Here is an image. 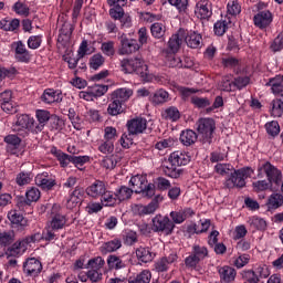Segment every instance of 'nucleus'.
<instances>
[{
	"label": "nucleus",
	"mask_w": 283,
	"mask_h": 283,
	"mask_svg": "<svg viewBox=\"0 0 283 283\" xmlns=\"http://www.w3.org/2000/svg\"><path fill=\"white\" fill-rule=\"evenodd\" d=\"M101 50L103 54H105V56H114V54H116L114 41L103 42L101 45Z\"/></svg>",
	"instance_id": "obj_57"
},
{
	"label": "nucleus",
	"mask_w": 283,
	"mask_h": 283,
	"mask_svg": "<svg viewBox=\"0 0 283 283\" xmlns=\"http://www.w3.org/2000/svg\"><path fill=\"white\" fill-rule=\"evenodd\" d=\"M135 253L137 260H139V262H144L145 264H147V262H153L154 258H156V253L151 251V248L139 247Z\"/></svg>",
	"instance_id": "obj_24"
},
{
	"label": "nucleus",
	"mask_w": 283,
	"mask_h": 283,
	"mask_svg": "<svg viewBox=\"0 0 283 283\" xmlns=\"http://www.w3.org/2000/svg\"><path fill=\"white\" fill-rule=\"evenodd\" d=\"M129 136H138L147 132V119L144 117H135L126 123Z\"/></svg>",
	"instance_id": "obj_10"
},
{
	"label": "nucleus",
	"mask_w": 283,
	"mask_h": 283,
	"mask_svg": "<svg viewBox=\"0 0 283 283\" xmlns=\"http://www.w3.org/2000/svg\"><path fill=\"white\" fill-rule=\"evenodd\" d=\"M265 130L269 136L275 138L280 134V123L277 120L268 122L265 124Z\"/></svg>",
	"instance_id": "obj_52"
},
{
	"label": "nucleus",
	"mask_w": 283,
	"mask_h": 283,
	"mask_svg": "<svg viewBox=\"0 0 283 283\" xmlns=\"http://www.w3.org/2000/svg\"><path fill=\"white\" fill-rule=\"evenodd\" d=\"M249 262H251V255L241 254L233 259L232 264L235 266V269H244Z\"/></svg>",
	"instance_id": "obj_51"
},
{
	"label": "nucleus",
	"mask_w": 283,
	"mask_h": 283,
	"mask_svg": "<svg viewBox=\"0 0 283 283\" xmlns=\"http://www.w3.org/2000/svg\"><path fill=\"white\" fill-rule=\"evenodd\" d=\"M271 181H268L266 179L256 180L252 182V189L256 193H260V191H268V189H271Z\"/></svg>",
	"instance_id": "obj_49"
},
{
	"label": "nucleus",
	"mask_w": 283,
	"mask_h": 283,
	"mask_svg": "<svg viewBox=\"0 0 283 283\" xmlns=\"http://www.w3.org/2000/svg\"><path fill=\"white\" fill-rule=\"evenodd\" d=\"M4 143L8 145V151L15 154L14 149H19L21 145V138H19L17 135H8L4 137Z\"/></svg>",
	"instance_id": "obj_35"
},
{
	"label": "nucleus",
	"mask_w": 283,
	"mask_h": 283,
	"mask_svg": "<svg viewBox=\"0 0 283 283\" xmlns=\"http://www.w3.org/2000/svg\"><path fill=\"white\" fill-rule=\"evenodd\" d=\"M14 242V232L8 231L0 233V244L1 247H9Z\"/></svg>",
	"instance_id": "obj_59"
},
{
	"label": "nucleus",
	"mask_w": 283,
	"mask_h": 283,
	"mask_svg": "<svg viewBox=\"0 0 283 283\" xmlns=\"http://www.w3.org/2000/svg\"><path fill=\"white\" fill-rule=\"evenodd\" d=\"M35 116L38 118V123H40L42 127H45V123H48V120L50 122V119L52 118L50 112L46 109H38L35 112Z\"/></svg>",
	"instance_id": "obj_60"
},
{
	"label": "nucleus",
	"mask_w": 283,
	"mask_h": 283,
	"mask_svg": "<svg viewBox=\"0 0 283 283\" xmlns=\"http://www.w3.org/2000/svg\"><path fill=\"white\" fill-rule=\"evenodd\" d=\"M63 127H65V120L56 115H52L49 120V129L51 132H61Z\"/></svg>",
	"instance_id": "obj_39"
},
{
	"label": "nucleus",
	"mask_w": 283,
	"mask_h": 283,
	"mask_svg": "<svg viewBox=\"0 0 283 283\" xmlns=\"http://www.w3.org/2000/svg\"><path fill=\"white\" fill-rule=\"evenodd\" d=\"M227 12L231 17H238V14L242 12V7L240 6V2H238V0H230L227 4Z\"/></svg>",
	"instance_id": "obj_47"
},
{
	"label": "nucleus",
	"mask_w": 283,
	"mask_h": 283,
	"mask_svg": "<svg viewBox=\"0 0 283 283\" xmlns=\"http://www.w3.org/2000/svg\"><path fill=\"white\" fill-rule=\"evenodd\" d=\"M50 153L59 160L61 167H67L72 163V156L59 150L56 147H52Z\"/></svg>",
	"instance_id": "obj_31"
},
{
	"label": "nucleus",
	"mask_w": 283,
	"mask_h": 283,
	"mask_svg": "<svg viewBox=\"0 0 283 283\" xmlns=\"http://www.w3.org/2000/svg\"><path fill=\"white\" fill-rule=\"evenodd\" d=\"M264 174L268 181L272 185H280V182H282V170L277 169V167L269 161L259 166L256 178H264Z\"/></svg>",
	"instance_id": "obj_5"
},
{
	"label": "nucleus",
	"mask_w": 283,
	"mask_h": 283,
	"mask_svg": "<svg viewBox=\"0 0 283 283\" xmlns=\"http://www.w3.org/2000/svg\"><path fill=\"white\" fill-rule=\"evenodd\" d=\"M196 140H198V134H196V132H193L191 129H186V130L181 132L180 142L186 147L193 145V143H196Z\"/></svg>",
	"instance_id": "obj_33"
},
{
	"label": "nucleus",
	"mask_w": 283,
	"mask_h": 283,
	"mask_svg": "<svg viewBox=\"0 0 283 283\" xmlns=\"http://www.w3.org/2000/svg\"><path fill=\"white\" fill-rule=\"evenodd\" d=\"M153 103L155 105H163V103H168L170 101L169 93L163 88L155 92V94L151 97Z\"/></svg>",
	"instance_id": "obj_40"
},
{
	"label": "nucleus",
	"mask_w": 283,
	"mask_h": 283,
	"mask_svg": "<svg viewBox=\"0 0 283 283\" xmlns=\"http://www.w3.org/2000/svg\"><path fill=\"white\" fill-rule=\"evenodd\" d=\"M254 170L251 167H243L240 169H233L230 176L226 179L224 186L227 189H242V187H247V178H251L253 176Z\"/></svg>",
	"instance_id": "obj_3"
},
{
	"label": "nucleus",
	"mask_w": 283,
	"mask_h": 283,
	"mask_svg": "<svg viewBox=\"0 0 283 283\" xmlns=\"http://www.w3.org/2000/svg\"><path fill=\"white\" fill-rule=\"evenodd\" d=\"M73 32L74 25H72L70 22H65L60 30L57 41H70Z\"/></svg>",
	"instance_id": "obj_36"
},
{
	"label": "nucleus",
	"mask_w": 283,
	"mask_h": 283,
	"mask_svg": "<svg viewBox=\"0 0 283 283\" xmlns=\"http://www.w3.org/2000/svg\"><path fill=\"white\" fill-rule=\"evenodd\" d=\"M120 67L125 74H137L144 83L154 81V74L149 72V66L140 57L124 59L120 61Z\"/></svg>",
	"instance_id": "obj_1"
},
{
	"label": "nucleus",
	"mask_w": 283,
	"mask_h": 283,
	"mask_svg": "<svg viewBox=\"0 0 283 283\" xmlns=\"http://www.w3.org/2000/svg\"><path fill=\"white\" fill-rule=\"evenodd\" d=\"M253 23L255 28H259L260 30H266L273 23V13L269 10L259 11L253 17Z\"/></svg>",
	"instance_id": "obj_13"
},
{
	"label": "nucleus",
	"mask_w": 283,
	"mask_h": 283,
	"mask_svg": "<svg viewBox=\"0 0 283 283\" xmlns=\"http://www.w3.org/2000/svg\"><path fill=\"white\" fill-rule=\"evenodd\" d=\"M197 132L206 143H211V138H213V132H216V120L209 117L198 119Z\"/></svg>",
	"instance_id": "obj_8"
},
{
	"label": "nucleus",
	"mask_w": 283,
	"mask_h": 283,
	"mask_svg": "<svg viewBox=\"0 0 283 283\" xmlns=\"http://www.w3.org/2000/svg\"><path fill=\"white\" fill-rule=\"evenodd\" d=\"M118 138V132L115 127L107 126L104 128V140H109L111 143H114Z\"/></svg>",
	"instance_id": "obj_62"
},
{
	"label": "nucleus",
	"mask_w": 283,
	"mask_h": 283,
	"mask_svg": "<svg viewBox=\"0 0 283 283\" xmlns=\"http://www.w3.org/2000/svg\"><path fill=\"white\" fill-rule=\"evenodd\" d=\"M107 189V186L104 181L95 180L93 184H91L86 188V195H88L90 198H93L94 200H98L105 193V190Z\"/></svg>",
	"instance_id": "obj_15"
},
{
	"label": "nucleus",
	"mask_w": 283,
	"mask_h": 283,
	"mask_svg": "<svg viewBox=\"0 0 283 283\" xmlns=\"http://www.w3.org/2000/svg\"><path fill=\"white\" fill-rule=\"evenodd\" d=\"M153 231L155 233H164V235H171L174 233V229H176V224L174 221L169 220V217H165L161 214H156L153 220Z\"/></svg>",
	"instance_id": "obj_7"
},
{
	"label": "nucleus",
	"mask_w": 283,
	"mask_h": 283,
	"mask_svg": "<svg viewBox=\"0 0 283 283\" xmlns=\"http://www.w3.org/2000/svg\"><path fill=\"white\" fill-rule=\"evenodd\" d=\"M161 116L166 120L176 122L180 118V111H178L176 107H168L161 112Z\"/></svg>",
	"instance_id": "obj_42"
},
{
	"label": "nucleus",
	"mask_w": 283,
	"mask_h": 283,
	"mask_svg": "<svg viewBox=\"0 0 283 283\" xmlns=\"http://www.w3.org/2000/svg\"><path fill=\"white\" fill-rule=\"evenodd\" d=\"M218 273L220 275V279L223 280V282H233L235 280V269L224 265L218 269Z\"/></svg>",
	"instance_id": "obj_29"
},
{
	"label": "nucleus",
	"mask_w": 283,
	"mask_h": 283,
	"mask_svg": "<svg viewBox=\"0 0 283 283\" xmlns=\"http://www.w3.org/2000/svg\"><path fill=\"white\" fill-rule=\"evenodd\" d=\"M25 196V201H23V199H20L18 201V207L20 209L30 206V202H36L39 198H41V191L39 190V188L32 187L29 190H27Z\"/></svg>",
	"instance_id": "obj_22"
},
{
	"label": "nucleus",
	"mask_w": 283,
	"mask_h": 283,
	"mask_svg": "<svg viewBox=\"0 0 283 283\" xmlns=\"http://www.w3.org/2000/svg\"><path fill=\"white\" fill-rule=\"evenodd\" d=\"M129 185L135 193H142L145 198H154L156 187L147 181V176L135 175L130 178Z\"/></svg>",
	"instance_id": "obj_4"
},
{
	"label": "nucleus",
	"mask_w": 283,
	"mask_h": 283,
	"mask_svg": "<svg viewBox=\"0 0 283 283\" xmlns=\"http://www.w3.org/2000/svg\"><path fill=\"white\" fill-rule=\"evenodd\" d=\"M23 271L27 275L31 277H36L41 271H43V265L41 261L35 258H30L23 263Z\"/></svg>",
	"instance_id": "obj_14"
},
{
	"label": "nucleus",
	"mask_w": 283,
	"mask_h": 283,
	"mask_svg": "<svg viewBox=\"0 0 283 283\" xmlns=\"http://www.w3.org/2000/svg\"><path fill=\"white\" fill-rule=\"evenodd\" d=\"M266 207L269 211L280 209V207H283V196L280 192H273L266 201Z\"/></svg>",
	"instance_id": "obj_28"
},
{
	"label": "nucleus",
	"mask_w": 283,
	"mask_h": 283,
	"mask_svg": "<svg viewBox=\"0 0 283 283\" xmlns=\"http://www.w3.org/2000/svg\"><path fill=\"white\" fill-rule=\"evenodd\" d=\"M104 63L105 57L101 53H96L90 59V67L92 70H98V67H102Z\"/></svg>",
	"instance_id": "obj_56"
},
{
	"label": "nucleus",
	"mask_w": 283,
	"mask_h": 283,
	"mask_svg": "<svg viewBox=\"0 0 283 283\" xmlns=\"http://www.w3.org/2000/svg\"><path fill=\"white\" fill-rule=\"evenodd\" d=\"M184 40L188 48H191L192 50L202 48V35L196 31H185Z\"/></svg>",
	"instance_id": "obj_17"
},
{
	"label": "nucleus",
	"mask_w": 283,
	"mask_h": 283,
	"mask_svg": "<svg viewBox=\"0 0 283 283\" xmlns=\"http://www.w3.org/2000/svg\"><path fill=\"white\" fill-rule=\"evenodd\" d=\"M272 92L281 96L272 102V107H283V83L277 87V91Z\"/></svg>",
	"instance_id": "obj_64"
},
{
	"label": "nucleus",
	"mask_w": 283,
	"mask_h": 283,
	"mask_svg": "<svg viewBox=\"0 0 283 283\" xmlns=\"http://www.w3.org/2000/svg\"><path fill=\"white\" fill-rule=\"evenodd\" d=\"M133 95L134 91L130 88H118L112 93L111 101L114 107H123Z\"/></svg>",
	"instance_id": "obj_11"
},
{
	"label": "nucleus",
	"mask_w": 283,
	"mask_h": 283,
	"mask_svg": "<svg viewBox=\"0 0 283 283\" xmlns=\"http://www.w3.org/2000/svg\"><path fill=\"white\" fill-rule=\"evenodd\" d=\"M107 264L109 269H115L118 271L119 269H125V262L117 255L111 254L107 258Z\"/></svg>",
	"instance_id": "obj_44"
},
{
	"label": "nucleus",
	"mask_w": 283,
	"mask_h": 283,
	"mask_svg": "<svg viewBox=\"0 0 283 283\" xmlns=\"http://www.w3.org/2000/svg\"><path fill=\"white\" fill-rule=\"evenodd\" d=\"M195 14L198 19H209L213 12L211 11V3L209 0H200L195 8Z\"/></svg>",
	"instance_id": "obj_18"
},
{
	"label": "nucleus",
	"mask_w": 283,
	"mask_h": 283,
	"mask_svg": "<svg viewBox=\"0 0 283 283\" xmlns=\"http://www.w3.org/2000/svg\"><path fill=\"white\" fill-rule=\"evenodd\" d=\"M150 32L155 39H163L165 36V24L160 22L153 23Z\"/></svg>",
	"instance_id": "obj_50"
},
{
	"label": "nucleus",
	"mask_w": 283,
	"mask_h": 283,
	"mask_svg": "<svg viewBox=\"0 0 283 283\" xmlns=\"http://www.w3.org/2000/svg\"><path fill=\"white\" fill-rule=\"evenodd\" d=\"M19 25H21V21H19V19H4L0 21L1 30H4L6 32H14V30H17Z\"/></svg>",
	"instance_id": "obj_38"
},
{
	"label": "nucleus",
	"mask_w": 283,
	"mask_h": 283,
	"mask_svg": "<svg viewBox=\"0 0 283 283\" xmlns=\"http://www.w3.org/2000/svg\"><path fill=\"white\" fill-rule=\"evenodd\" d=\"M132 193H134L133 188H128L127 186H122L115 192V196H116L117 200L123 201V200H129V198H132Z\"/></svg>",
	"instance_id": "obj_46"
},
{
	"label": "nucleus",
	"mask_w": 283,
	"mask_h": 283,
	"mask_svg": "<svg viewBox=\"0 0 283 283\" xmlns=\"http://www.w3.org/2000/svg\"><path fill=\"white\" fill-rule=\"evenodd\" d=\"M118 163H120V155L113 154L111 156L104 157L102 160V167L105 169H114Z\"/></svg>",
	"instance_id": "obj_37"
},
{
	"label": "nucleus",
	"mask_w": 283,
	"mask_h": 283,
	"mask_svg": "<svg viewBox=\"0 0 283 283\" xmlns=\"http://www.w3.org/2000/svg\"><path fill=\"white\" fill-rule=\"evenodd\" d=\"M214 171H216L219 176H229V174H231V171H233V167L231 166V164L218 163V164L214 166Z\"/></svg>",
	"instance_id": "obj_55"
},
{
	"label": "nucleus",
	"mask_w": 283,
	"mask_h": 283,
	"mask_svg": "<svg viewBox=\"0 0 283 283\" xmlns=\"http://www.w3.org/2000/svg\"><path fill=\"white\" fill-rule=\"evenodd\" d=\"M41 240V233H34L30 237H27L25 239L14 243L11 248V254L12 255H23L25 251H28V247L30 244H34V242H40Z\"/></svg>",
	"instance_id": "obj_9"
},
{
	"label": "nucleus",
	"mask_w": 283,
	"mask_h": 283,
	"mask_svg": "<svg viewBox=\"0 0 283 283\" xmlns=\"http://www.w3.org/2000/svg\"><path fill=\"white\" fill-rule=\"evenodd\" d=\"M35 184L38 185V187H41L42 189H48V190L52 189V187L56 185L54 179L50 178L48 172L38 175L35 177Z\"/></svg>",
	"instance_id": "obj_27"
},
{
	"label": "nucleus",
	"mask_w": 283,
	"mask_h": 283,
	"mask_svg": "<svg viewBox=\"0 0 283 283\" xmlns=\"http://www.w3.org/2000/svg\"><path fill=\"white\" fill-rule=\"evenodd\" d=\"M42 101L48 105L52 103H61L63 101V93L61 91H54V88H46L42 95Z\"/></svg>",
	"instance_id": "obj_21"
},
{
	"label": "nucleus",
	"mask_w": 283,
	"mask_h": 283,
	"mask_svg": "<svg viewBox=\"0 0 283 283\" xmlns=\"http://www.w3.org/2000/svg\"><path fill=\"white\" fill-rule=\"evenodd\" d=\"M248 224L251 227V229H256L258 231L266 230V220L260 217H250Z\"/></svg>",
	"instance_id": "obj_41"
},
{
	"label": "nucleus",
	"mask_w": 283,
	"mask_h": 283,
	"mask_svg": "<svg viewBox=\"0 0 283 283\" xmlns=\"http://www.w3.org/2000/svg\"><path fill=\"white\" fill-rule=\"evenodd\" d=\"M229 23H231V21H227V20L217 21L214 23V34H217V36L224 35L227 30H229Z\"/></svg>",
	"instance_id": "obj_53"
},
{
	"label": "nucleus",
	"mask_w": 283,
	"mask_h": 283,
	"mask_svg": "<svg viewBox=\"0 0 283 283\" xmlns=\"http://www.w3.org/2000/svg\"><path fill=\"white\" fill-rule=\"evenodd\" d=\"M129 283H149L151 282V272L149 270H144L136 277H130Z\"/></svg>",
	"instance_id": "obj_43"
},
{
	"label": "nucleus",
	"mask_w": 283,
	"mask_h": 283,
	"mask_svg": "<svg viewBox=\"0 0 283 283\" xmlns=\"http://www.w3.org/2000/svg\"><path fill=\"white\" fill-rule=\"evenodd\" d=\"M101 202L104 207H115V205L118 202V197H116V193L105 189V192L101 196Z\"/></svg>",
	"instance_id": "obj_32"
},
{
	"label": "nucleus",
	"mask_w": 283,
	"mask_h": 283,
	"mask_svg": "<svg viewBox=\"0 0 283 283\" xmlns=\"http://www.w3.org/2000/svg\"><path fill=\"white\" fill-rule=\"evenodd\" d=\"M8 220L11 222L12 227H28V220L17 210L8 212Z\"/></svg>",
	"instance_id": "obj_26"
},
{
	"label": "nucleus",
	"mask_w": 283,
	"mask_h": 283,
	"mask_svg": "<svg viewBox=\"0 0 283 283\" xmlns=\"http://www.w3.org/2000/svg\"><path fill=\"white\" fill-rule=\"evenodd\" d=\"M43 43V35H31L27 41L29 50H39Z\"/></svg>",
	"instance_id": "obj_54"
},
{
	"label": "nucleus",
	"mask_w": 283,
	"mask_h": 283,
	"mask_svg": "<svg viewBox=\"0 0 283 283\" xmlns=\"http://www.w3.org/2000/svg\"><path fill=\"white\" fill-rule=\"evenodd\" d=\"M81 200H83V192L81 189L76 188L70 196L66 207L67 209H74L77 205H81Z\"/></svg>",
	"instance_id": "obj_34"
},
{
	"label": "nucleus",
	"mask_w": 283,
	"mask_h": 283,
	"mask_svg": "<svg viewBox=\"0 0 283 283\" xmlns=\"http://www.w3.org/2000/svg\"><path fill=\"white\" fill-rule=\"evenodd\" d=\"M192 216H196V211H193V209L191 208H185L178 211L170 212V218L174 224H182L185 220H187L188 218H192Z\"/></svg>",
	"instance_id": "obj_19"
},
{
	"label": "nucleus",
	"mask_w": 283,
	"mask_h": 283,
	"mask_svg": "<svg viewBox=\"0 0 283 283\" xmlns=\"http://www.w3.org/2000/svg\"><path fill=\"white\" fill-rule=\"evenodd\" d=\"M158 207V200H153L147 206L136 205L134 209L139 216H151V213H156Z\"/></svg>",
	"instance_id": "obj_25"
},
{
	"label": "nucleus",
	"mask_w": 283,
	"mask_h": 283,
	"mask_svg": "<svg viewBox=\"0 0 283 283\" xmlns=\"http://www.w3.org/2000/svg\"><path fill=\"white\" fill-rule=\"evenodd\" d=\"M59 207L54 206L52 208V218H51V229L54 231H59V229H63L65 224H67V218L62 213H54Z\"/></svg>",
	"instance_id": "obj_20"
},
{
	"label": "nucleus",
	"mask_w": 283,
	"mask_h": 283,
	"mask_svg": "<svg viewBox=\"0 0 283 283\" xmlns=\"http://www.w3.org/2000/svg\"><path fill=\"white\" fill-rule=\"evenodd\" d=\"M164 171L166 176H169L170 178H178V176H180V169H178V166L170 164L169 159L168 165L164 166Z\"/></svg>",
	"instance_id": "obj_61"
},
{
	"label": "nucleus",
	"mask_w": 283,
	"mask_h": 283,
	"mask_svg": "<svg viewBox=\"0 0 283 283\" xmlns=\"http://www.w3.org/2000/svg\"><path fill=\"white\" fill-rule=\"evenodd\" d=\"M182 41H185V30L180 29L170 38L168 45L172 52H177L180 45H182Z\"/></svg>",
	"instance_id": "obj_30"
},
{
	"label": "nucleus",
	"mask_w": 283,
	"mask_h": 283,
	"mask_svg": "<svg viewBox=\"0 0 283 283\" xmlns=\"http://www.w3.org/2000/svg\"><path fill=\"white\" fill-rule=\"evenodd\" d=\"M97 149L101 154H104L105 156H107L109 154H114V142H109L106 139L101 140L98 143Z\"/></svg>",
	"instance_id": "obj_45"
},
{
	"label": "nucleus",
	"mask_w": 283,
	"mask_h": 283,
	"mask_svg": "<svg viewBox=\"0 0 283 283\" xmlns=\"http://www.w3.org/2000/svg\"><path fill=\"white\" fill-rule=\"evenodd\" d=\"M12 129L20 134V136H24L28 132H31L32 134H41L44 126L43 124H40V122L36 123L34 117H31L30 115H20L15 124L12 126Z\"/></svg>",
	"instance_id": "obj_2"
},
{
	"label": "nucleus",
	"mask_w": 283,
	"mask_h": 283,
	"mask_svg": "<svg viewBox=\"0 0 283 283\" xmlns=\"http://www.w3.org/2000/svg\"><path fill=\"white\" fill-rule=\"evenodd\" d=\"M123 247V241L120 239H113L108 242L103 243L99 247V251L102 255H107V253H114V251H118Z\"/></svg>",
	"instance_id": "obj_23"
},
{
	"label": "nucleus",
	"mask_w": 283,
	"mask_h": 283,
	"mask_svg": "<svg viewBox=\"0 0 283 283\" xmlns=\"http://www.w3.org/2000/svg\"><path fill=\"white\" fill-rule=\"evenodd\" d=\"M15 182L19 187H23L25 185H30L32 182V174L30 172H20L15 177Z\"/></svg>",
	"instance_id": "obj_58"
},
{
	"label": "nucleus",
	"mask_w": 283,
	"mask_h": 283,
	"mask_svg": "<svg viewBox=\"0 0 283 283\" xmlns=\"http://www.w3.org/2000/svg\"><path fill=\"white\" fill-rule=\"evenodd\" d=\"M117 39L119 41L117 50V54H119V56H129V54H136V52L140 50L138 41L127 38V34L125 33H119Z\"/></svg>",
	"instance_id": "obj_6"
},
{
	"label": "nucleus",
	"mask_w": 283,
	"mask_h": 283,
	"mask_svg": "<svg viewBox=\"0 0 283 283\" xmlns=\"http://www.w3.org/2000/svg\"><path fill=\"white\" fill-rule=\"evenodd\" d=\"M11 50L14 52V56L20 63H30L32 54H30V51H28L22 41L13 42L11 44Z\"/></svg>",
	"instance_id": "obj_12"
},
{
	"label": "nucleus",
	"mask_w": 283,
	"mask_h": 283,
	"mask_svg": "<svg viewBox=\"0 0 283 283\" xmlns=\"http://www.w3.org/2000/svg\"><path fill=\"white\" fill-rule=\"evenodd\" d=\"M174 145H176V139L174 137H168L166 139H161V140L157 142L155 147L159 151H165V149H171V147H174Z\"/></svg>",
	"instance_id": "obj_48"
},
{
	"label": "nucleus",
	"mask_w": 283,
	"mask_h": 283,
	"mask_svg": "<svg viewBox=\"0 0 283 283\" xmlns=\"http://www.w3.org/2000/svg\"><path fill=\"white\" fill-rule=\"evenodd\" d=\"M87 265L91 270L101 271L105 266V260L101 256L88 260Z\"/></svg>",
	"instance_id": "obj_63"
},
{
	"label": "nucleus",
	"mask_w": 283,
	"mask_h": 283,
	"mask_svg": "<svg viewBox=\"0 0 283 283\" xmlns=\"http://www.w3.org/2000/svg\"><path fill=\"white\" fill-rule=\"evenodd\" d=\"M168 160L169 164L174 165L175 167H182L185 165H189L191 157L186 151L176 150L170 154Z\"/></svg>",
	"instance_id": "obj_16"
}]
</instances>
